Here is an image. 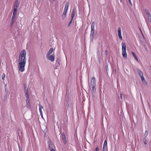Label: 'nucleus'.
Wrapping results in <instances>:
<instances>
[{
  "label": "nucleus",
  "mask_w": 151,
  "mask_h": 151,
  "mask_svg": "<svg viewBox=\"0 0 151 151\" xmlns=\"http://www.w3.org/2000/svg\"><path fill=\"white\" fill-rule=\"evenodd\" d=\"M26 61V60H19L18 68L19 71L21 72H22L24 70V67L25 65Z\"/></svg>",
  "instance_id": "obj_1"
},
{
  "label": "nucleus",
  "mask_w": 151,
  "mask_h": 151,
  "mask_svg": "<svg viewBox=\"0 0 151 151\" xmlns=\"http://www.w3.org/2000/svg\"><path fill=\"white\" fill-rule=\"evenodd\" d=\"M122 54L123 57L126 58L127 56L126 52V46L125 43L123 42L122 43Z\"/></svg>",
  "instance_id": "obj_2"
},
{
  "label": "nucleus",
  "mask_w": 151,
  "mask_h": 151,
  "mask_svg": "<svg viewBox=\"0 0 151 151\" xmlns=\"http://www.w3.org/2000/svg\"><path fill=\"white\" fill-rule=\"evenodd\" d=\"M26 55V53L25 50H22L20 53L19 56V60H26L25 58V56Z\"/></svg>",
  "instance_id": "obj_3"
},
{
  "label": "nucleus",
  "mask_w": 151,
  "mask_h": 151,
  "mask_svg": "<svg viewBox=\"0 0 151 151\" xmlns=\"http://www.w3.org/2000/svg\"><path fill=\"white\" fill-rule=\"evenodd\" d=\"M137 73L139 75L142 81H143L145 80V78L143 76L142 73L139 69H137Z\"/></svg>",
  "instance_id": "obj_4"
},
{
  "label": "nucleus",
  "mask_w": 151,
  "mask_h": 151,
  "mask_svg": "<svg viewBox=\"0 0 151 151\" xmlns=\"http://www.w3.org/2000/svg\"><path fill=\"white\" fill-rule=\"evenodd\" d=\"M46 57L48 59L52 62L53 61L55 60V55L54 54L50 55H47Z\"/></svg>",
  "instance_id": "obj_5"
},
{
  "label": "nucleus",
  "mask_w": 151,
  "mask_h": 151,
  "mask_svg": "<svg viewBox=\"0 0 151 151\" xmlns=\"http://www.w3.org/2000/svg\"><path fill=\"white\" fill-rule=\"evenodd\" d=\"M91 86L96 85L95 79L93 77L92 78V80H91Z\"/></svg>",
  "instance_id": "obj_6"
},
{
  "label": "nucleus",
  "mask_w": 151,
  "mask_h": 151,
  "mask_svg": "<svg viewBox=\"0 0 151 151\" xmlns=\"http://www.w3.org/2000/svg\"><path fill=\"white\" fill-rule=\"evenodd\" d=\"M147 137H143L142 138V141L144 144L146 145H147L148 140Z\"/></svg>",
  "instance_id": "obj_7"
},
{
  "label": "nucleus",
  "mask_w": 151,
  "mask_h": 151,
  "mask_svg": "<svg viewBox=\"0 0 151 151\" xmlns=\"http://www.w3.org/2000/svg\"><path fill=\"white\" fill-rule=\"evenodd\" d=\"M26 106L27 107V108H30L31 106L30 102V100L29 99H27V100H26Z\"/></svg>",
  "instance_id": "obj_8"
},
{
  "label": "nucleus",
  "mask_w": 151,
  "mask_h": 151,
  "mask_svg": "<svg viewBox=\"0 0 151 151\" xmlns=\"http://www.w3.org/2000/svg\"><path fill=\"white\" fill-rule=\"evenodd\" d=\"M54 50L55 49L53 48H51L47 52V55H50Z\"/></svg>",
  "instance_id": "obj_9"
},
{
  "label": "nucleus",
  "mask_w": 151,
  "mask_h": 151,
  "mask_svg": "<svg viewBox=\"0 0 151 151\" xmlns=\"http://www.w3.org/2000/svg\"><path fill=\"white\" fill-rule=\"evenodd\" d=\"M107 142L106 140H105L104 142V144L103 146V151L105 150L106 148H107Z\"/></svg>",
  "instance_id": "obj_10"
},
{
  "label": "nucleus",
  "mask_w": 151,
  "mask_h": 151,
  "mask_svg": "<svg viewBox=\"0 0 151 151\" xmlns=\"http://www.w3.org/2000/svg\"><path fill=\"white\" fill-rule=\"evenodd\" d=\"M49 149L51 151L52 150H55L54 148V146L52 143H50L49 145Z\"/></svg>",
  "instance_id": "obj_11"
},
{
  "label": "nucleus",
  "mask_w": 151,
  "mask_h": 151,
  "mask_svg": "<svg viewBox=\"0 0 151 151\" xmlns=\"http://www.w3.org/2000/svg\"><path fill=\"white\" fill-rule=\"evenodd\" d=\"M25 96L27 97V99H29V93L28 89H27V90H25Z\"/></svg>",
  "instance_id": "obj_12"
},
{
  "label": "nucleus",
  "mask_w": 151,
  "mask_h": 151,
  "mask_svg": "<svg viewBox=\"0 0 151 151\" xmlns=\"http://www.w3.org/2000/svg\"><path fill=\"white\" fill-rule=\"evenodd\" d=\"M62 137L63 141V143L65 144L67 143V141L66 139V137L65 135L64 134H62Z\"/></svg>",
  "instance_id": "obj_13"
},
{
  "label": "nucleus",
  "mask_w": 151,
  "mask_h": 151,
  "mask_svg": "<svg viewBox=\"0 0 151 151\" xmlns=\"http://www.w3.org/2000/svg\"><path fill=\"white\" fill-rule=\"evenodd\" d=\"M39 110L40 113V114L42 116V109L43 108V107L40 104H39Z\"/></svg>",
  "instance_id": "obj_14"
},
{
  "label": "nucleus",
  "mask_w": 151,
  "mask_h": 151,
  "mask_svg": "<svg viewBox=\"0 0 151 151\" xmlns=\"http://www.w3.org/2000/svg\"><path fill=\"white\" fill-rule=\"evenodd\" d=\"M75 10H73L72 12V13L71 14V19H73L74 17L75 16Z\"/></svg>",
  "instance_id": "obj_15"
},
{
  "label": "nucleus",
  "mask_w": 151,
  "mask_h": 151,
  "mask_svg": "<svg viewBox=\"0 0 151 151\" xmlns=\"http://www.w3.org/2000/svg\"><path fill=\"white\" fill-rule=\"evenodd\" d=\"M132 54L133 55V57L138 62H139L137 57V56L133 52H131Z\"/></svg>",
  "instance_id": "obj_16"
},
{
  "label": "nucleus",
  "mask_w": 151,
  "mask_h": 151,
  "mask_svg": "<svg viewBox=\"0 0 151 151\" xmlns=\"http://www.w3.org/2000/svg\"><path fill=\"white\" fill-rule=\"evenodd\" d=\"M92 91L93 93L95 92L96 91V85H92Z\"/></svg>",
  "instance_id": "obj_17"
},
{
  "label": "nucleus",
  "mask_w": 151,
  "mask_h": 151,
  "mask_svg": "<svg viewBox=\"0 0 151 151\" xmlns=\"http://www.w3.org/2000/svg\"><path fill=\"white\" fill-rule=\"evenodd\" d=\"M95 23L94 22H93L91 24V29H94Z\"/></svg>",
  "instance_id": "obj_18"
},
{
  "label": "nucleus",
  "mask_w": 151,
  "mask_h": 151,
  "mask_svg": "<svg viewBox=\"0 0 151 151\" xmlns=\"http://www.w3.org/2000/svg\"><path fill=\"white\" fill-rule=\"evenodd\" d=\"M14 20H15V19H12V18L11 19V22H10V25H11V26H12L13 25V24L14 23Z\"/></svg>",
  "instance_id": "obj_19"
},
{
  "label": "nucleus",
  "mask_w": 151,
  "mask_h": 151,
  "mask_svg": "<svg viewBox=\"0 0 151 151\" xmlns=\"http://www.w3.org/2000/svg\"><path fill=\"white\" fill-rule=\"evenodd\" d=\"M17 12V8H14L13 11V14L16 15Z\"/></svg>",
  "instance_id": "obj_20"
},
{
  "label": "nucleus",
  "mask_w": 151,
  "mask_h": 151,
  "mask_svg": "<svg viewBox=\"0 0 151 151\" xmlns=\"http://www.w3.org/2000/svg\"><path fill=\"white\" fill-rule=\"evenodd\" d=\"M19 6V3L17 1V2H16L15 4L14 8H17H17Z\"/></svg>",
  "instance_id": "obj_21"
},
{
  "label": "nucleus",
  "mask_w": 151,
  "mask_h": 151,
  "mask_svg": "<svg viewBox=\"0 0 151 151\" xmlns=\"http://www.w3.org/2000/svg\"><path fill=\"white\" fill-rule=\"evenodd\" d=\"M94 29H91V35L92 37H93L94 34Z\"/></svg>",
  "instance_id": "obj_22"
},
{
  "label": "nucleus",
  "mask_w": 151,
  "mask_h": 151,
  "mask_svg": "<svg viewBox=\"0 0 151 151\" xmlns=\"http://www.w3.org/2000/svg\"><path fill=\"white\" fill-rule=\"evenodd\" d=\"M118 34H121V28L120 27H119L118 29Z\"/></svg>",
  "instance_id": "obj_23"
},
{
  "label": "nucleus",
  "mask_w": 151,
  "mask_h": 151,
  "mask_svg": "<svg viewBox=\"0 0 151 151\" xmlns=\"http://www.w3.org/2000/svg\"><path fill=\"white\" fill-rule=\"evenodd\" d=\"M68 6H69V3H68V2H67L65 4V8L68 9Z\"/></svg>",
  "instance_id": "obj_24"
},
{
  "label": "nucleus",
  "mask_w": 151,
  "mask_h": 151,
  "mask_svg": "<svg viewBox=\"0 0 151 151\" xmlns=\"http://www.w3.org/2000/svg\"><path fill=\"white\" fill-rule=\"evenodd\" d=\"M148 134V131L147 130H146L145 131V133H144V137H147V136Z\"/></svg>",
  "instance_id": "obj_25"
},
{
  "label": "nucleus",
  "mask_w": 151,
  "mask_h": 151,
  "mask_svg": "<svg viewBox=\"0 0 151 151\" xmlns=\"http://www.w3.org/2000/svg\"><path fill=\"white\" fill-rule=\"evenodd\" d=\"M118 36L119 37V39L121 40H122L123 39H122V36L121 35V34H118Z\"/></svg>",
  "instance_id": "obj_26"
},
{
  "label": "nucleus",
  "mask_w": 151,
  "mask_h": 151,
  "mask_svg": "<svg viewBox=\"0 0 151 151\" xmlns=\"http://www.w3.org/2000/svg\"><path fill=\"white\" fill-rule=\"evenodd\" d=\"M67 12L63 11L62 16H64V17H65L66 15L67 14Z\"/></svg>",
  "instance_id": "obj_27"
},
{
  "label": "nucleus",
  "mask_w": 151,
  "mask_h": 151,
  "mask_svg": "<svg viewBox=\"0 0 151 151\" xmlns=\"http://www.w3.org/2000/svg\"><path fill=\"white\" fill-rule=\"evenodd\" d=\"M73 19H71V20H70V21L68 23V25L69 26H70V25L71 24V23H72V21H73Z\"/></svg>",
  "instance_id": "obj_28"
},
{
  "label": "nucleus",
  "mask_w": 151,
  "mask_h": 151,
  "mask_svg": "<svg viewBox=\"0 0 151 151\" xmlns=\"http://www.w3.org/2000/svg\"><path fill=\"white\" fill-rule=\"evenodd\" d=\"M16 15H14V14H13V15H12V18L15 19V18L16 16Z\"/></svg>",
  "instance_id": "obj_29"
},
{
  "label": "nucleus",
  "mask_w": 151,
  "mask_h": 151,
  "mask_svg": "<svg viewBox=\"0 0 151 151\" xmlns=\"http://www.w3.org/2000/svg\"><path fill=\"white\" fill-rule=\"evenodd\" d=\"M5 77V75L4 74H3V75L2 76V78L3 80H4Z\"/></svg>",
  "instance_id": "obj_30"
},
{
  "label": "nucleus",
  "mask_w": 151,
  "mask_h": 151,
  "mask_svg": "<svg viewBox=\"0 0 151 151\" xmlns=\"http://www.w3.org/2000/svg\"><path fill=\"white\" fill-rule=\"evenodd\" d=\"M99 151V148L98 147H97L96 148L95 151Z\"/></svg>",
  "instance_id": "obj_31"
},
{
  "label": "nucleus",
  "mask_w": 151,
  "mask_h": 151,
  "mask_svg": "<svg viewBox=\"0 0 151 151\" xmlns=\"http://www.w3.org/2000/svg\"><path fill=\"white\" fill-rule=\"evenodd\" d=\"M146 14L147 15V16L148 17L149 16H150V14L148 12H146Z\"/></svg>",
  "instance_id": "obj_32"
},
{
  "label": "nucleus",
  "mask_w": 151,
  "mask_h": 151,
  "mask_svg": "<svg viewBox=\"0 0 151 151\" xmlns=\"http://www.w3.org/2000/svg\"><path fill=\"white\" fill-rule=\"evenodd\" d=\"M24 90L25 91V90H27V89H26V85H24Z\"/></svg>",
  "instance_id": "obj_33"
},
{
  "label": "nucleus",
  "mask_w": 151,
  "mask_h": 151,
  "mask_svg": "<svg viewBox=\"0 0 151 151\" xmlns=\"http://www.w3.org/2000/svg\"><path fill=\"white\" fill-rule=\"evenodd\" d=\"M121 98V99H122V95L121 93H120L119 94Z\"/></svg>",
  "instance_id": "obj_34"
},
{
  "label": "nucleus",
  "mask_w": 151,
  "mask_h": 151,
  "mask_svg": "<svg viewBox=\"0 0 151 151\" xmlns=\"http://www.w3.org/2000/svg\"><path fill=\"white\" fill-rule=\"evenodd\" d=\"M68 9H65L64 8V11H65V12H67V11H68Z\"/></svg>",
  "instance_id": "obj_35"
},
{
  "label": "nucleus",
  "mask_w": 151,
  "mask_h": 151,
  "mask_svg": "<svg viewBox=\"0 0 151 151\" xmlns=\"http://www.w3.org/2000/svg\"><path fill=\"white\" fill-rule=\"evenodd\" d=\"M129 1V2L131 4H132V3H131V0H128Z\"/></svg>",
  "instance_id": "obj_36"
},
{
  "label": "nucleus",
  "mask_w": 151,
  "mask_h": 151,
  "mask_svg": "<svg viewBox=\"0 0 151 151\" xmlns=\"http://www.w3.org/2000/svg\"><path fill=\"white\" fill-rule=\"evenodd\" d=\"M107 52V50H106V52Z\"/></svg>",
  "instance_id": "obj_37"
},
{
  "label": "nucleus",
  "mask_w": 151,
  "mask_h": 151,
  "mask_svg": "<svg viewBox=\"0 0 151 151\" xmlns=\"http://www.w3.org/2000/svg\"><path fill=\"white\" fill-rule=\"evenodd\" d=\"M120 1H121H121H122V0H120Z\"/></svg>",
  "instance_id": "obj_38"
}]
</instances>
